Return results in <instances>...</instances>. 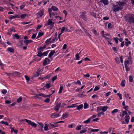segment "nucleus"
Returning a JSON list of instances; mask_svg holds the SVG:
<instances>
[{
  "instance_id": "nucleus-1",
  "label": "nucleus",
  "mask_w": 134,
  "mask_h": 134,
  "mask_svg": "<svg viewBox=\"0 0 134 134\" xmlns=\"http://www.w3.org/2000/svg\"><path fill=\"white\" fill-rule=\"evenodd\" d=\"M124 19L129 24L134 23V15L132 14H128L124 16Z\"/></svg>"
},
{
  "instance_id": "nucleus-2",
  "label": "nucleus",
  "mask_w": 134,
  "mask_h": 134,
  "mask_svg": "<svg viewBox=\"0 0 134 134\" xmlns=\"http://www.w3.org/2000/svg\"><path fill=\"white\" fill-rule=\"evenodd\" d=\"M112 9L115 12H116L120 10H121V7H119L118 5H114L112 8Z\"/></svg>"
},
{
  "instance_id": "nucleus-3",
  "label": "nucleus",
  "mask_w": 134,
  "mask_h": 134,
  "mask_svg": "<svg viewBox=\"0 0 134 134\" xmlns=\"http://www.w3.org/2000/svg\"><path fill=\"white\" fill-rule=\"evenodd\" d=\"M126 2H124L118 1L117 2V4L119 7H121V9L122 10L123 8V7L122 6L126 4Z\"/></svg>"
},
{
  "instance_id": "nucleus-4",
  "label": "nucleus",
  "mask_w": 134,
  "mask_h": 134,
  "mask_svg": "<svg viewBox=\"0 0 134 134\" xmlns=\"http://www.w3.org/2000/svg\"><path fill=\"white\" fill-rule=\"evenodd\" d=\"M44 14V10H41L39 12L36 14V15L39 17H41Z\"/></svg>"
},
{
  "instance_id": "nucleus-5",
  "label": "nucleus",
  "mask_w": 134,
  "mask_h": 134,
  "mask_svg": "<svg viewBox=\"0 0 134 134\" xmlns=\"http://www.w3.org/2000/svg\"><path fill=\"white\" fill-rule=\"evenodd\" d=\"M61 105V103H59L57 104L56 106L54 108V109L55 111H57L59 110Z\"/></svg>"
},
{
  "instance_id": "nucleus-6",
  "label": "nucleus",
  "mask_w": 134,
  "mask_h": 134,
  "mask_svg": "<svg viewBox=\"0 0 134 134\" xmlns=\"http://www.w3.org/2000/svg\"><path fill=\"white\" fill-rule=\"evenodd\" d=\"M49 62H50L49 59L47 58H46L45 59L44 61V62L43 63V64L44 65H46L49 64Z\"/></svg>"
},
{
  "instance_id": "nucleus-7",
  "label": "nucleus",
  "mask_w": 134,
  "mask_h": 134,
  "mask_svg": "<svg viewBox=\"0 0 134 134\" xmlns=\"http://www.w3.org/2000/svg\"><path fill=\"white\" fill-rule=\"evenodd\" d=\"M12 31H15V29L14 27H12L9 29V30L8 31L7 34L8 35H11Z\"/></svg>"
},
{
  "instance_id": "nucleus-8",
  "label": "nucleus",
  "mask_w": 134,
  "mask_h": 134,
  "mask_svg": "<svg viewBox=\"0 0 134 134\" xmlns=\"http://www.w3.org/2000/svg\"><path fill=\"white\" fill-rule=\"evenodd\" d=\"M60 115L59 114H56L55 113H52L51 115V116L52 118H57L59 117Z\"/></svg>"
},
{
  "instance_id": "nucleus-9",
  "label": "nucleus",
  "mask_w": 134,
  "mask_h": 134,
  "mask_svg": "<svg viewBox=\"0 0 134 134\" xmlns=\"http://www.w3.org/2000/svg\"><path fill=\"white\" fill-rule=\"evenodd\" d=\"M86 14V12H83L82 13L81 17L82 19H83L84 20L86 21V17L85 14Z\"/></svg>"
},
{
  "instance_id": "nucleus-10",
  "label": "nucleus",
  "mask_w": 134,
  "mask_h": 134,
  "mask_svg": "<svg viewBox=\"0 0 134 134\" xmlns=\"http://www.w3.org/2000/svg\"><path fill=\"white\" fill-rule=\"evenodd\" d=\"M37 95H38L40 96L43 97H49L50 96V94L45 95V94L42 93H40L38 94H37Z\"/></svg>"
},
{
  "instance_id": "nucleus-11",
  "label": "nucleus",
  "mask_w": 134,
  "mask_h": 134,
  "mask_svg": "<svg viewBox=\"0 0 134 134\" xmlns=\"http://www.w3.org/2000/svg\"><path fill=\"white\" fill-rule=\"evenodd\" d=\"M100 2L101 3H103L105 5H107L109 3L108 0H101Z\"/></svg>"
},
{
  "instance_id": "nucleus-12",
  "label": "nucleus",
  "mask_w": 134,
  "mask_h": 134,
  "mask_svg": "<svg viewBox=\"0 0 134 134\" xmlns=\"http://www.w3.org/2000/svg\"><path fill=\"white\" fill-rule=\"evenodd\" d=\"M32 42L33 41L32 40H25L24 41V43L26 44L25 45L26 46H27L29 43Z\"/></svg>"
},
{
  "instance_id": "nucleus-13",
  "label": "nucleus",
  "mask_w": 134,
  "mask_h": 134,
  "mask_svg": "<svg viewBox=\"0 0 134 134\" xmlns=\"http://www.w3.org/2000/svg\"><path fill=\"white\" fill-rule=\"evenodd\" d=\"M125 121L128 124L129 122L130 118L129 116L128 115H126L125 117Z\"/></svg>"
},
{
  "instance_id": "nucleus-14",
  "label": "nucleus",
  "mask_w": 134,
  "mask_h": 134,
  "mask_svg": "<svg viewBox=\"0 0 134 134\" xmlns=\"http://www.w3.org/2000/svg\"><path fill=\"white\" fill-rule=\"evenodd\" d=\"M7 50L9 51L11 53H13L14 52V48L11 47L8 48Z\"/></svg>"
},
{
  "instance_id": "nucleus-15",
  "label": "nucleus",
  "mask_w": 134,
  "mask_h": 134,
  "mask_svg": "<svg viewBox=\"0 0 134 134\" xmlns=\"http://www.w3.org/2000/svg\"><path fill=\"white\" fill-rule=\"evenodd\" d=\"M83 105L82 104H81L78 106L77 105L76 106L77 107L76 109L78 110H80V109H81L83 108Z\"/></svg>"
},
{
  "instance_id": "nucleus-16",
  "label": "nucleus",
  "mask_w": 134,
  "mask_h": 134,
  "mask_svg": "<svg viewBox=\"0 0 134 134\" xmlns=\"http://www.w3.org/2000/svg\"><path fill=\"white\" fill-rule=\"evenodd\" d=\"M50 77V75L49 74L47 76L43 77H39V79H41V80L49 78Z\"/></svg>"
},
{
  "instance_id": "nucleus-17",
  "label": "nucleus",
  "mask_w": 134,
  "mask_h": 134,
  "mask_svg": "<svg viewBox=\"0 0 134 134\" xmlns=\"http://www.w3.org/2000/svg\"><path fill=\"white\" fill-rule=\"evenodd\" d=\"M44 34V33L42 32H38V35L36 38V39H37L39 38L40 37L43 35Z\"/></svg>"
},
{
  "instance_id": "nucleus-18",
  "label": "nucleus",
  "mask_w": 134,
  "mask_h": 134,
  "mask_svg": "<svg viewBox=\"0 0 134 134\" xmlns=\"http://www.w3.org/2000/svg\"><path fill=\"white\" fill-rule=\"evenodd\" d=\"M68 115L67 113H65L64 114H63L62 116L61 119H64L68 117Z\"/></svg>"
},
{
  "instance_id": "nucleus-19",
  "label": "nucleus",
  "mask_w": 134,
  "mask_h": 134,
  "mask_svg": "<svg viewBox=\"0 0 134 134\" xmlns=\"http://www.w3.org/2000/svg\"><path fill=\"white\" fill-rule=\"evenodd\" d=\"M122 104L124 106L123 108L126 110H127L128 109V107L127 106H126L125 104V103L124 101H123L122 102Z\"/></svg>"
},
{
  "instance_id": "nucleus-20",
  "label": "nucleus",
  "mask_w": 134,
  "mask_h": 134,
  "mask_svg": "<svg viewBox=\"0 0 134 134\" xmlns=\"http://www.w3.org/2000/svg\"><path fill=\"white\" fill-rule=\"evenodd\" d=\"M102 108V110L103 111H106L107 109L108 108L107 106H105L103 107H101Z\"/></svg>"
},
{
  "instance_id": "nucleus-21",
  "label": "nucleus",
  "mask_w": 134,
  "mask_h": 134,
  "mask_svg": "<svg viewBox=\"0 0 134 134\" xmlns=\"http://www.w3.org/2000/svg\"><path fill=\"white\" fill-rule=\"evenodd\" d=\"M46 45H44L43 47H40L38 48V51H41L46 47Z\"/></svg>"
},
{
  "instance_id": "nucleus-22",
  "label": "nucleus",
  "mask_w": 134,
  "mask_h": 134,
  "mask_svg": "<svg viewBox=\"0 0 134 134\" xmlns=\"http://www.w3.org/2000/svg\"><path fill=\"white\" fill-rule=\"evenodd\" d=\"M80 52L79 53H77L75 55L76 59H75L76 60H79L80 58L79 56V54H80Z\"/></svg>"
},
{
  "instance_id": "nucleus-23",
  "label": "nucleus",
  "mask_w": 134,
  "mask_h": 134,
  "mask_svg": "<svg viewBox=\"0 0 134 134\" xmlns=\"http://www.w3.org/2000/svg\"><path fill=\"white\" fill-rule=\"evenodd\" d=\"M77 105L76 104H73L71 105L68 106L67 107V108H70L73 107H76Z\"/></svg>"
},
{
  "instance_id": "nucleus-24",
  "label": "nucleus",
  "mask_w": 134,
  "mask_h": 134,
  "mask_svg": "<svg viewBox=\"0 0 134 134\" xmlns=\"http://www.w3.org/2000/svg\"><path fill=\"white\" fill-rule=\"evenodd\" d=\"M130 62L131 63H132V62L131 61V60H127L126 61H125L124 62L125 65H127V64H129L130 63Z\"/></svg>"
},
{
  "instance_id": "nucleus-25",
  "label": "nucleus",
  "mask_w": 134,
  "mask_h": 134,
  "mask_svg": "<svg viewBox=\"0 0 134 134\" xmlns=\"http://www.w3.org/2000/svg\"><path fill=\"white\" fill-rule=\"evenodd\" d=\"M51 9L53 10V11H57L58 10V8L54 6H52Z\"/></svg>"
},
{
  "instance_id": "nucleus-26",
  "label": "nucleus",
  "mask_w": 134,
  "mask_h": 134,
  "mask_svg": "<svg viewBox=\"0 0 134 134\" xmlns=\"http://www.w3.org/2000/svg\"><path fill=\"white\" fill-rule=\"evenodd\" d=\"M47 45H49L50 43V38L47 39L45 42Z\"/></svg>"
},
{
  "instance_id": "nucleus-27",
  "label": "nucleus",
  "mask_w": 134,
  "mask_h": 134,
  "mask_svg": "<svg viewBox=\"0 0 134 134\" xmlns=\"http://www.w3.org/2000/svg\"><path fill=\"white\" fill-rule=\"evenodd\" d=\"M87 131V130H86V128H84L82 130H81L80 131V133H84L86 132Z\"/></svg>"
},
{
  "instance_id": "nucleus-28",
  "label": "nucleus",
  "mask_w": 134,
  "mask_h": 134,
  "mask_svg": "<svg viewBox=\"0 0 134 134\" xmlns=\"http://www.w3.org/2000/svg\"><path fill=\"white\" fill-rule=\"evenodd\" d=\"M0 124H4L5 125H8V122H5L3 121H2L0 122Z\"/></svg>"
},
{
  "instance_id": "nucleus-29",
  "label": "nucleus",
  "mask_w": 134,
  "mask_h": 134,
  "mask_svg": "<svg viewBox=\"0 0 134 134\" xmlns=\"http://www.w3.org/2000/svg\"><path fill=\"white\" fill-rule=\"evenodd\" d=\"M125 80H122V82L121 83V85L122 87H124L125 86Z\"/></svg>"
},
{
  "instance_id": "nucleus-30",
  "label": "nucleus",
  "mask_w": 134,
  "mask_h": 134,
  "mask_svg": "<svg viewBox=\"0 0 134 134\" xmlns=\"http://www.w3.org/2000/svg\"><path fill=\"white\" fill-rule=\"evenodd\" d=\"M24 121L25 120L30 125H31L32 122L30 120H27L26 119H24Z\"/></svg>"
},
{
  "instance_id": "nucleus-31",
  "label": "nucleus",
  "mask_w": 134,
  "mask_h": 134,
  "mask_svg": "<svg viewBox=\"0 0 134 134\" xmlns=\"http://www.w3.org/2000/svg\"><path fill=\"white\" fill-rule=\"evenodd\" d=\"M20 17L18 15H15L13 16L10 18V19H14L15 18H19Z\"/></svg>"
},
{
  "instance_id": "nucleus-32",
  "label": "nucleus",
  "mask_w": 134,
  "mask_h": 134,
  "mask_svg": "<svg viewBox=\"0 0 134 134\" xmlns=\"http://www.w3.org/2000/svg\"><path fill=\"white\" fill-rule=\"evenodd\" d=\"M91 121V118H88L87 120L85 121H83V123L87 124L89 122Z\"/></svg>"
},
{
  "instance_id": "nucleus-33",
  "label": "nucleus",
  "mask_w": 134,
  "mask_h": 134,
  "mask_svg": "<svg viewBox=\"0 0 134 134\" xmlns=\"http://www.w3.org/2000/svg\"><path fill=\"white\" fill-rule=\"evenodd\" d=\"M57 124L54 123V124H51V128H52L54 127H57Z\"/></svg>"
},
{
  "instance_id": "nucleus-34",
  "label": "nucleus",
  "mask_w": 134,
  "mask_h": 134,
  "mask_svg": "<svg viewBox=\"0 0 134 134\" xmlns=\"http://www.w3.org/2000/svg\"><path fill=\"white\" fill-rule=\"evenodd\" d=\"M30 125L35 127H36L37 126V124L33 122H32Z\"/></svg>"
},
{
  "instance_id": "nucleus-35",
  "label": "nucleus",
  "mask_w": 134,
  "mask_h": 134,
  "mask_svg": "<svg viewBox=\"0 0 134 134\" xmlns=\"http://www.w3.org/2000/svg\"><path fill=\"white\" fill-rule=\"evenodd\" d=\"M129 81L130 82H132L133 81V79L132 76L130 75L129 77Z\"/></svg>"
},
{
  "instance_id": "nucleus-36",
  "label": "nucleus",
  "mask_w": 134,
  "mask_h": 134,
  "mask_svg": "<svg viewBox=\"0 0 134 134\" xmlns=\"http://www.w3.org/2000/svg\"><path fill=\"white\" fill-rule=\"evenodd\" d=\"M38 123L39 125H40V126L41 127V129H39V130H42V129L43 127V124H42V123L40 122H38Z\"/></svg>"
},
{
  "instance_id": "nucleus-37",
  "label": "nucleus",
  "mask_w": 134,
  "mask_h": 134,
  "mask_svg": "<svg viewBox=\"0 0 134 134\" xmlns=\"http://www.w3.org/2000/svg\"><path fill=\"white\" fill-rule=\"evenodd\" d=\"M103 37L105 38V39L107 40V41L108 42H109L110 41H111V40L109 38L105 36H103Z\"/></svg>"
},
{
  "instance_id": "nucleus-38",
  "label": "nucleus",
  "mask_w": 134,
  "mask_h": 134,
  "mask_svg": "<svg viewBox=\"0 0 134 134\" xmlns=\"http://www.w3.org/2000/svg\"><path fill=\"white\" fill-rule=\"evenodd\" d=\"M25 4H23L22 5L20 6V9L21 10L22 9L25 7Z\"/></svg>"
},
{
  "instance_id": "nucleus-39",
  "label": "nucleus",
  "mask_w": 134,
  "mask_h": 134,
  "mask_svg": "<svg viewBox=\"0 0 134 134\" xmlns=\"http://www.w3.org/2000/svg\"><path fill=\"white\" fill-rule=\"evenodd\" d=\"M115 60L117 63H120L118 57H116L115 59Z\"/></svg>"
},
{
  "instance_id": "nucleus-40",
  "label": "nucleus",
  "mask_w": 134,
  "mask_h": 134,
  "mask_svg": "<svg viewBox=\"0 0 134 134\" xmlns=\"http://www.w3.org/2000/svg\"><path fill=\"white\" fill-rule=\"evenodd\" d=\"M88 105L86 103H84V109H86L87 108Z\"/></svg>"
},
{
  "instance_id": "nucleus-41",
  "label": "nucleus",
  "mask_w": 134,
  "mask_h": 134,
  "mask_svg": "<svg viewBox=\"0 0 134 134\" xmlns=\"http://www.w3.org/2000/svg\"><path fill=\"white\" fill-rule=\"evenodd\" d=\"M101 110V107H98L97 108V111L98 113H99V112Z\"/></svg>"
},
{
  "instance_id": "nucleus-42",
  "label": "nucleus",
  "mask_w": 134,
  "mask_h": 134,
  "mask_svg": "<svg viewBox=\"0 0 134 134\" xmlns=\"http://www.w3.org/2000/svg\"><path fill=\"white\" fill-rule=\"evenodd\" d=\"M25 78L26 80L27 81V82H28L30 80L29 77L26 75L25 76Z\"/></svg>"
},
{
  "instance_id": "nucleus-43",
  "label": "nucleus",
  "mask_w": 134,
  "mask_h": 134,
  "mask_svg": "<svg viewBox=\"0 0 134 134\" xmlns=\"http://www.w3.org/2000/svg\"><path fill=\"white\" fill-rule=\"evenodd\" d=\"M22 100V98L21 97H20L18 98L17 100V101L19 103Z\"/></svg>"
},
{
  "instance_id": "nucleus-44",
  "label": "nucleus",
  "mask_w": 134,
  "mask_h": 134,
  "mask_svg": "<svg viewBox=\"0 0 134 134\" xmlns=\"http://www.w3.org/2000/svg\"><path fill=\"white\" fill-rule=\"evenodd\" d=\"M50 25V19H49L48 21L47 24H45V26H47Z\"/></svg>"
},
{
  "instance_id": "nucleus-45",
  "label": "nucleus",
  "mask_w": 134,
  "mask_h": 134,
  "mask_svg": "<svg viewBox=\"0 0 134 134\" xmlns=\"http://www.w3.org/2000/svg\"><path fill=\"white\" fill-rule=\"evenodd\" d=\"M44 130L45 131L48 130V126L47 124H45L44 127Z\"/></svg>"
},
{
  "instance_id": "nucleus-46",
  "label": "nucleus",
  "mask_w": 134,
  "mask_h": 134,
  "mask_svg": "<svg viewBox=\"0 0 134 134\" xmlns=\"http://www.w3.org/2000/svg\"><path fill=\"white\" fill-rule=\"evenodd\" d=\"M26 16V14H22L21 15L20 17L22 19L24 18Z\"/></svg>"
},
{
  "instance_id": "nucleus-47",
  "label": "nucleus",
  "mask_w": 134,
  "mask_h": 134,
  "mask_svg": "<svg viewBox=\"0 0 134 134\" xmlns=\"http://www.w3.org/2000/svg\"><path fill=\"white\" fill-rule=\"evenodd\" d=\"M118 110L117 109H114L112 111H111V113L113 114L115 113H117L118 111Z\"/></svg>"
},
{
  "instance_id": "nucleus-48",
  "label": "nucleus",
  "mask_w": 134,
  "mask_h": 134,
  "mask_svg": "<svg viewBox=\"0 0 134 134\" xmlns=\"http://www.w3.org/2000/svg\"><path fill=\"white\" fill-rule=\"evenodd\" d=\"M63 89V87L62 86H61L59 89V93H62Z\"/></svg>"
},
{
  "instance_id": "nucleus-49",
  "label": "nucleus",
  "mask_w": 134,
  "mask_h": 134,
  "mask_svg": "<svg viewBox=\"0 0 134 134\" xmlns=\"http://www.w3.org/2000/svg\"><path fill=\"white\" fill-rule=\"evenodd\" d=\"M37 56L41 57L43 55V54H42V52H40L38 53V54L37 55Z\"/></svg>"
},
{
  "instance_id": "nucleus-50",
  "label": "nucleus",
  "mask_w": 134,
  "mask_h": 134,
  "mask_svg": "<svg viewBox=\"0 0 134 134\" xmlns=\"http://www.w3.org/2000/svg\"><path fill=\"white\" fill-rule=\"evenodd\" d=\"M57 75H56V76L53 77L52 79V81L53 82L55 80L57 79Z\"/></svg>"
},
{
  "instance_id": "nucleus-51",
  "label": "nucleus",
  "mask_w": 134,
  "mask_h": 134,
  "mask_svg": "<svg viewBox=\"0 0 134 134\" xmlns=\"http://www.w3.org/2000/svg\"><path fill=\"white\" fill-rule=\"evenodd\" d=\"M65 27H62L61 30V33L60 34H62L64 31H65Z\"/></svg>"
},
{
  "instance_id": "nucleus-52",
  "label": "nucleus",
  "mask_w": 134,
  "mask_h": 134,
  "mask_svg": "<svg viewBox=\"0 0 134 134\" xmlns=\"http://www.w3.org/2000/svg\"><path fill=\"white\" fill-rule=\"evenodd\" d=\"M39 75V74L37 71L34 74V77H37Z\"/></svg>"
},
{
  "instance_id": "nucleus-53",
  "label": "nucleus",
  "mask_w": 134,
  "mask_h": 134,
  "mask_svg": "<svg viewBox=\"0 0 134 134\" xmlns=\"http://www.w3.org/2000/svg\"><path fill=\"white\" fill-rule=\"evenodd\" d=\"M38 96H39L38 95H37V94L36 96H34V97L39 99H41V97H39Z\"/></svg>"
},
{
  "instance_id": "nucleus-54",
  "label": "nucleus",
  "mask_w": 134,
  "mask_h": 134,
  "mask_svg": "<svg viewBox=\"0 0 134 134\" xmlns=\"http://www.w3.org/2000/svg\"><path fill=\"white\" fill-rule=\"evenodd\" d=\"M2 93L5 94L7 92V91L6 90L4 89L2 91Z\"/></svg>"
},
{
  "instance_id": "nucleus-55",
  "label": "nucleus",
  "mask_w": 134,
  "mask_h": 134,
  "mask_svg": "<svg viewBox=\"0 0 134 134\" xmlns=\"http://www.w3.org/2000/svg\"><path fill=\"white\" fill-rule=\"evenodd\" d=\"M81 125H79L76 127V129L77 130H79L81 129Z\"/></svg>"
},
{
  "instance_id": "nucleus-56",
  "label": "nucleus",
  "mask_w": 134,
  "mask_h": 134,
  "mask_svg": "<svg viewBox=\"0 0 134 134\" xmlns=\"http://www.w3.org/2000/svg\"><path fill=\"white\" fill-rule=\"evenodd\" d=\"M131 44V42L130 41H128L125 42V45L126 46H128L129 44Z\"/></svg>"
},
{
  "instance_id": "nucleus-57",
  "label": "nucleus",
  "mask_w": 134,
  "mask_h": 134,
  "mask_svg": "<svg viewBox=\"0 0 134 134\" xmlns=\"http://www.w3.org/2000/svg\"><path fill=\"white\" fill-rule=\"evenodd\" d=\"M112 24L111 23H109L108 24V28L111 29L112 28Z\"/></svg>"
},
{
  "instance_id": "nucleus-58",
  "label": "nucleus",
  "mask_w": 134,
  "mask_h": 134,
  "mask_svg": "<svg viewBox=\"0 0 134 134\" xmlns=\"http://www.w3.org/2000/svg\"><path fill=\"white\" fill-rule=\"evenodd\" d=\"M126 70V71H129L130 70V69L128 67L127 65H125Z\"/></svg>"
},
{
  "instance_id": "nucleus-59",
  "label": "nucleus",
  "mask_w": 134,
  "mask_h": 134,
  "mask_svg": "<svg viewBox=\"0 0 134 134\" xmlns=\"http://www.w3.org/2000/svg\"><path fill=\"white\" fill-rule=\"evenodd\" d=\"M55 53V51L53 50L51 51V57Z\"/></svg>"
},
{
  "instance_id": "nucleus-60",
  "label": "nucleus",
  "mask_w": 134,
  "mask_h": 134,
  "mask_svg": "<svg viewBox=\"0 0 134 134\" xmlns=\"http://www.w3.org/2000/svg\"><path fill=\"white\" fill-rule=\"evenodd\" d=\"M77 96L80 98H82L83 97L85 96L82 94H78Z\"/></svg>"
},
{
  "instance_id": "nucleus-61",
  "label": "nucleus",
  "mask_w": 134,
  "mask_h": 134,
  "mask_svg": "<svg viewBox=\"0 0 134 134\" xmlns=\"http://www.w3.org/2000/svg\"><path fill=\"white\" fill-rule=\"evenodd\" d=\"M49 51H46V52H44L43 53V55H46L48 54Z\"/></svg>"
},
{
  "instance_id": "nucleus-62",
  "label": "nucleus",
  "mask_w": 134,
  "mask_h": 134,
  "mask_svg": "<svg viewBox=\"0 0 134 134\" xmlns=\"http://www.w3.org/2000/svg\"><path fill=\"white\" fill-rule=\"evenodd\" d=\"M98 131H99V130L98 129H92L91 130V132H98Z\"/></svg>"
},
{
  "instance_id": "nucleus-63",
  "label": "nucleus",
  "mask_w": 134,
  "mask_h": 134,
  "mask_svg": "<svg viewBox=\"0 0 134 134\" xmlns=\"http://www.w3.org/2000/svg\"><path fill=\"white\" fill-rule=\"evenodd\" d=\"M74 83L75 84H78L80 85H81V83L79 80H78V81H77V82H74Z\"/></svg>"
},
{
  "instance_id": "nucleus-64",
  "label": "nucleus",
  "mask_w": 134,
  "mask_h": 134,
  "mask_svg": "<svg viewBox=\"0 0 134 134\" xmlns=\"http://www.w3.org/2000/svg\"><path fill=\"white\" fill-rule=\"evenodd\" d=\"M92 98H98V96L94 94L92 96Z\"/></svg>"
}]
</instances>
